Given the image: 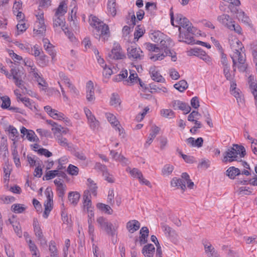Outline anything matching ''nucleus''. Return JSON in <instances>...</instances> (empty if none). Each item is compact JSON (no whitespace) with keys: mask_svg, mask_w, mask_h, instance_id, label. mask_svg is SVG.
Here are the masks:
<instances>
[{"mask_svg":"<svg viewBox=\"0 0 257 257\" xmlns=\"http://www.w3.org/2000/svg\"><path fill=\"white\" fill-rule=\"evenodd\" d=\"M103 68V75L105 77H109L112 74V71L110 67L107 66L106 64L102 65Z\"/></svg>","mask_w":257,"mask_h":257,"instance_id":"nucleus-59","label":"nucleus"},{"mask_svg":"<svg viewBox=\"0 0 257 257\" xmlns=\"http://www.w3.org/2000/svg\"><path fill=\"white\" fill-rule=\"evenodd\" d=\"M145 30L143 27H141V25H138L134 33L135 39L138 40L140 38L143 36Z\"/></svg>","mask_w":257,"mask_h":257,"instance_id":"nucleus-31","label":"nucleus"},{"mask_svg":"<svg viewBox=\"0 0 257 257\" xmlns=\"http://www.w3.org/2000/svg\"><path fill=\"white\" fill-rule=\"evenodd\" d=\"M146 48L150 51L157 52L160 48L156 46V45L150 43H146Z\"/></svg>","mask_w":257,"mask_h":257,"instance_id":"nucleus-60","label":"nucleus"},{"mask_svg":"<svg viewBox=\"0 0 257 257\" xmlns=\"http://www.w3.org/2000/svg\"><path fill=\"white\" fill-rule=\"evenodd\" d=\"M95 168L98 169L103 172V175L105 176V175H107V171L106 167L100 164V163H96L95 164Z\"/></svg>","mask_w":257,"mask_h":257,"instance_id":"nucleus-57","label":"nucleus"},{"mask_svg":"<svg viewBox=\"0 0 257 257\" xmlns=\"http://www.w3.org/2000/svg\"><path fill=\"white\" fill-rule=\"evenodd\" d=\"M233 62V67H234L236 64L235 59H237L238 63L239 65L238 66L240 71L244 72L246 69V66L244 65L245 61V54H242L238 50H235L234 54L231 56Z\"/></svg>","mask_w":257,"mask_h":257,"instance_id":"nucleus-6","label":"nucleus"},{"mask_svg":"<svg viewBox=\"0 0 257 257\" xmlns=\"http://www.w3.org/2000/svg\"><path fill=\"white\" fill-rule=\"evenodd\" d=\"M139 79V78L138 77V74L136 73H132L131 71L130 76L126 81L128 82H130L131 83H137Z\"/></svg>","mask_w":257,"mask_h":257,"instance_id":"nucleus-46","label":"nucleus"},{"mask_svg":"<svg viewBox=\"0 0 257 257\" xmlns=\"http://www.w3.org/2000/svg\"><path fill=\"white\" fill-rule=\"evenodd\" d=\"M162 227L164 232L169 236H173L175 234V230L168 225L163 224Z\"/></svg>","mask_w":257,"mask_h":257,"instance_id":"nucleus-45","label":"nucleus"},{"mask_svg":"<svg viewBox=\"0 0 257 257\" xmlns=\"http://www.w3.org/2000/svg\"><path fill=\"white\" fill-rule=\"evenodd\" d=\"M174 87L180 92H183L188 88V84L185 80H182L175 84Z\"/></svg>","mask_w":257,"mask_h":257,"instance_id":"nucleus-29","label":"nucleus"},{"mask_svg":"<svg viewBox=\"0 0 257 257\" xmlns=\"http://www.w3.org/2000/svg\"><path fill=\"white\" fill-rule=\"evenodd\" d=\"M231 93L236 98V100L237 103L239 104V103L242 102V99L241 97V95L239 92V90H236V87H233L232 85H231Z\"/></svg>","mask_w":257,"mask_h":257,"instance_id":"nucleus-32","label":"nucleus"},{"mask_svg":"<svg viewBox=\"0 0 257 257\" xmlns=\"http://www.w3.org/2000/svg\"><path fill=\"white\" fill-rule=\"evenodd\" d=\"M115 7V0H108L107 4V8L108 11L113 17L115 16L116 14V10Z\"/></svg>","mask_w":257,"mask_h":257,"instance_id":"nucleus-30","label":"nucleus"},{"mask_svg":"<svg viewBox=\"0 0 257 257\" xmlns=\"http://www.w3.org/2000/svg\"><path fill=\"white\" fill-rule=\"evenodd\" d=\"M21 101L26 106L29 107L30 109L32 110L33 107H35V106L31 103L30 99L28 98L24 97L21 99Z\"/></svg>","mask_w":257,"mask_h":257,"instance_id":"nucleus-55","label":"nucleus"},{"mask_svg":"<svg viewBox=\"0 0 257 257\" xmlns=\"http://www.w3.org/2000/svg\"><path fill=\"white\" fill-rule=\"evenodd\" d=\"M127 76V70H124L121 72V73L118 74L115 76L114 78V81L116 82L120 81L123 80L124 78H126Z\"/></svg>","mask_w":257,"mask_h":257,"instance_id":"nucleus-51","label":"nucleus"},{"mask_svg":"<svg viewBox=\"0 0 257 257\" xmlns=\"http://www.w3.org/2000/svg\"><path fill=\"white\" fill-rule=\"evenodd\" d=\"M176 21L183 29H186L188 33H193L195 32V28L192 26V24L185 17L181 14H178L176 16Z\"/></svg>","mask_w":257,"mask_h":257,"instance_id":"nucleus-7","label":"nucleus"},{"mask_svg":"<svg viewBox=\"0 0 257 257\" xmlns=\"http://www.w3.org/2000/svg\"><path fill=\"white\" fill-rule=\"evenodd\" d=\"M238 18L239 20H241L242 22H243L245 23L249 24V18L247 16H245L243 12H241L238 13Z\"/></svg>","mask_w":257,"mask_h":257,"instance_id":"nucleus-58","label":"nucleus"},{"mask_svg":"<svg viewBox=\"0 0 257 257\" xmlns=\"http://www.w3.org/2000/svg\"><path fill=\"white\" fill-rule=\"evenodd\" d=\"M130 174L132 176L134 177H137L139 179H141L142 178V172L137 168H134L130 171Z\"/></svg>","mask_w":257,"mask_h":257,"instance_id":"nucleus-52","label":"nucleus"},{"mask_svg":"<svg viewBox=\"0 0 257 257\" xmlns=\"http://www.w3.org/2000/svg\"><path fill=\"white\" fill-rule=\"evenodd\" d=\"M203 244L207 257H219L218 252L210 242H205Z\"/></svg>","mask_w":257,"mask_h":257,"instance_id":"nucleus-14","label":"nucleus"},{"mask_svg":"<svg viewBox=\"0 0 257 257\" xmlns=\"http://www.w3.org/2000/svg\"><path fill=\"white\" fill-rule=\"evenodd\" d=\"M96 221L99 224V227L103 229L107 234L112 236L115 235V229L113 227L112 224L109 222L106 218L103 217H99L97 218Z\"/></svg>","mask_w":257,"mask_h":257,"instance_id":"nucleus-5","label":"nucleus"},{"mask_svg":"<svg viewBox=\"0 0 257 257\" xmlns=\"http://www.w3.org/2000/svg\"><path fill=\"white\" fill-rule=\"evenodd\" d=\"M89 23L92 27L95 28L96 32L94 33V35L95 38L99 40L101 37L104 41L108 39L110 33L107 25L92 15L89 17Z\"/></svg>","mask_w":257,"mask_h":257,"instance_id":"nucleus-1","label":"nucleus"},{"mask_svg":"<svg viewBox=\"0 0 257 257\" xmlns=\"http://www.w3.org/2000/svg\"><path fill=\"white\" fill-rule=\"evenodd\" d=\"M80 197V194L78 192H70L68 194V200L73 206H76Z\"/></svg>","mask_w":257,"mask_h":257,"instance_id":"nucleus-23","label":"nucleus"},{"mask_svg":"<svg viewBox=\"0 0 257 257\" xmlns=\"http://www.w3.org/2000/svg\"><path fill=\"white\" fill-rule=\"evenodd\" d=\"M185 182L188 188L190 189H193L194 185V183L190 180V176L187 173H183L181 175V178H173L171 181V185L172 187H180L183 192H184L186 189Z\"/></svg>","mask_w":257,"mask_h":257,"instance_id":"nucleus-3","label":"nucleus"},{"mask_svg":"<svg viewBox=\"0 0 257 257\" xmlns=\"http://www.w3.org/2000/svg\"><path fill=\"white\" fill-rule=\"evenodd\" d=\"M47 56L45 55L40 56L38 59L37 61L39 65L42 67L46 66L49 63V60L46 59Z\"/></svg>","mask_w":257,"mask_h":257,"instance_id":"nucleus-40","label":"nucleus"},{"mask_svg":"<svg viewBox=\"0 0 257 257\" xmlns=\"http://www.w3.org/2000/svg\"><path fill=\"white\" fill-rule=\"evenodd\" d=\"M89 196H90L89 191L88 190L85 191L83 195V207L84 210L86 209L87 211H89V209H92L91 201Z\"/></svg>","mask_w":257,"mask_h":257,"instance_id":"nucleus-22","label":"nucleus"},{"mask_svg":"<svg viewBox=\"0 0 257 257\" xmlns=\"http://www.w3.org/2000/svg\"><path fill=\"white\" fill-rule=\"evenodd\" d=\"M86 96L87 101L89 102L94 101L95 99V97L94 96V88L93 83L92 81L90 80L86 83Z\"/></svg>","mask_w":257,"mask_h":257,"instance_id":"nucleus-15","label":"nucleus"},{"mask_svg":"<svg viewBox=\"0 0 257 257\" xmlns=\"http://www.w3.org/2000/svg\"><path fill=\"white\" fill-rule=\"evenodd\" d=\"M12 155L13 156V159L14 162L17 167H19L20 166V158L18 155V153L17 150L16 148H15L12 152Z\"/></svg>","mask_w":257,"mask_h":257,"instance_id":"nucleus-47","label":"nucleus"},{"mask_svg":"<svg viewBox=\"0 0 257 257\" xmlns=\"http://www.w3.org/2000/svg\"><path fill=\"white\" fill-rule=\"evenodd\" d=\"M7 131L12 135L13 138H12V141H14L16 138H17L19 135V133L17 130L13 125H10L8 128Z\"/></svg>","mask_w":257,"mask_h":257,"instance_id":"nucleus-44","label":"nucleus"},{"mask_svg":"<svg viewBox=\"0 0 257 257\" xmlns=\"http://www.w3.org/2000/svg\"><path fill=\"white\" fill-rule=\"evenodd\" d=\"M160 113L163 116L166 118H172L174 117V112L171 109H162Z\"/></svg>","mask_w":257,"mask_h":257,"instance_id":"nucleus-33","label":"nucleus"},{"mask_svg":"<svg viewBox=\"0 0 257 257\" xmlns=\"http://www.w3.org/2000/svg\"><path fill=\"white\" fill-rule=\"evenodd\" d=\"M106 115L108 121L113 125V126L116 127L120 124L119 122L117 120L116 117L113 114L107 113Z\"/></svg>","mask_w":257,"mask_h":257,"instance_id":"nucleus-36","label":"nucleus"},{"mask_svg":"<svg viewBox=\"0 0 257 257\" xmlns=\"http://www.w3.org/2000/svg\"><path fill=\"white\" fill-rule=\"evenodd\" d=\"M141 224L137 220H130L126 223V228L131 233H133L140 228Z\"/></svg>","mask_w":257,"mask_h":257,"instance_id":"nucleus-18","label":"nucleus"},{"mask_svg":"<svg viewBox=\"0 0 257 257\" xmlns=\"http://www.w3.org/2000/svg\"><path fill=\"white\" fill-rule=\"evenodd\" d=\"M8 221L12 225L14 229L15 232L17 233V235H18L19 237H21L22 235V231L21 229V226L19 222L15 220L14 218L12 219H9Z\"/></svg>","mask_w":257,"mask_h":257,"instance_id":"nucleus-26","label":"nucleus"},{"mask_svg":"<svg viewBox=\"0 0 257 257\" xmlns=\"http://www.w3.org/2000/svg\"><path fill=\"white\" fill-rule=\"evenodd\" d=\"M191 105L195 109L198 108L199 106V99L197 96L193 97L191 100Z\"/></svg>","mask_w":257,"mask_h":257,"instance_id":"nucleus-62","label":"nucleus"},{"mask_svg":"<svg viewBox=\"0 0 257 257\" xmlns=\"http://www.w3.org/2000/svg\"><path fill=\"white\" fill-rule=\"evenodd\" d=\"M38 153L41 155H44L46 157H50L52 156V153L47 149L41 148L38 150Z\"/></svg>","mask_w":257,"mask_h":257,"instance_id":"nucleus-56","label":"nucleus"},{"mask_svg":"<svg viewBox=\"0 0 257 257\" xmlns=\"http://www.w3.org/2000/svg\"><path fill=\"white\" fill-rule=\"evenodd\" d=\"M57 18L54 20V27L61 26L63 29L65 26V19L61 17L62 16H56Z\"/></svg>","mask_w":257,"mask_h":257,"instance_id":"nucleus-37","label":"nucleus"},{"mask_svg":"<svg viewBox=\"0 0 257 257\" xmlns=\"http://www.w3.org/2000/svg\"><path fill=\"white\" fill-rule=\"evenodd\" d=\"M78 168L72 165H69L67 171L68 173L72 175H77L78 173Z\"/></svg>","mask_w":257,"mask_h":257,"instance_id":"nucleus-54","label":"nucleus"},{"mask_svg":"<svg viewBox=\"0 0 257 257\" xmlns=\"http://www.w3.org/2000/svg\"><path fill=\"white\" fill-rule=\"evenodd\" d=\"M174 167L170 164L166 165L162 169V173L164 175H170L173 171Z\"/></svg>","mask_w":257,"mask_h":257,"instance_id":"nucleus-50","label":"nucleus"},{"mask_svg":"<svg viewBox=\"0 0 257 257\" xmlns=\"http://www.w3.org/2000/svg\"><path fill=\"white\" fill-rule=\"evenodd\" d=\"M3 103L1 107L4 109L9 108L11 104V100L9 97L8 96H5L3 97L2 99Z\"/></svg>","mask_w":257,"mask_h":257,"instance_id":"nucleus-43","label":"nucleus"},{"mask_svg":"<svg viewBox=\"0 0 257 257\" xmlns=\"http://www.w3.org/2000/svg\"><path fill=\"white\" fill-rule=\"evenodd\" d=\"M26 138L31 142H38L39 138L35 135L34 132L29 130L26 135Z\"/></svg>","mask_w":257,"mask_h":257,"instance_id":"nucleus-41","label":"nucleus"},{"mask_svg":"<svg viewBox=\"0 0 257 257\" xmlns=\"http://www.w3.org/2000/svg\"><path fill=\"white\" fill-rule=\"evenodd\" d=\"M96 206L100 210L108 214H111L113 212L112 209L108 205L102 203H98L97 204Z\"/></svg>","mask_w":257,"mask_h":257,"instance_id":"nucleus-28","label":"nucleus"},{"mask_svg":"<svg viewBox=\"0 0 257 257\" xmlns=\"http://www.w3.org/2000/svg\"><path fill=\"white\" fill-rule=\"evenodd\" d=\"M114 200H115L116 205L117 206H120L121 203V197L113 189L109 190L108 192L107 202L110 205L112 206L114 204Z\"/></svg>","mask_w":257,"mask_h":257,"instance_id":"nucleus-11","label":"nucleus"},{"mask_svg":"<svg viewBox=\"0 0 257 257\" xmlns=\"http://www.w3.org/2000/svg\"><path fill=\"white\" fill-rule=\"evenodd\" d=\"M217 20L227 28L229 29V26L233 25L234 23L230 17L228 15H222L217 17Z\"/></svg>","mask_w":257,"mask_h":257,"instance_id":"nucleus-19","label":"nucleus"},{"mask_svg":"<svg viewBox=\"0 0 257 257\" xmlns=\"http://www.w3.org/2000/svg\"><path fill=\"white\" fill-rule=\"evenodd\" d=\"M49 250L51 252V257H58L57 248L55 245L54 241H50Z\"/></svg>","mask_w":257,"mask_h":257,"instance_id":"nucleus-42","label":"nucleus"},{"mask_svg":"<svg viewBox=\"0 0 257 257\" xmlns=\"http://www.w3.org/2000/svg\"><path fill=\"white\" fill-rule=\"evenodd\" d=\"M10 74L11 75V76H13V78L15 80V83L18 87L23 90H25L24 92L30 94L29 91H31L27 89L24 85V81L22 80L23 72L22 71L14 67L12 68Z\"/></svg>","mask_w":257,"mask_h":257,"instance_id":"nucleus-4","label":"nucleus"},{"mask_svg":"<svg viewBox=\"0 0 257 257\" xmlns=\"http://www.w3.org/2000/svg\"><path fill=\"white\" fill-rule=\"evenodd\" d=\"M63 80H64V82L66 83V84L67 85V86L73 91V92L75 93H77V89L71 84V83L70 82V80L68 78V77L66 76H63Z\"/></svg>","mask_w":257,"mask_h":257,"instance_id":"nucleus-48","label":"nucleus"},{"mask_svg":"<svg viewBox=\"0 0 257 257\" xmlns=\"http://www.w3.org/2000/svg\"><path fill=\"white\" fill-rule=\"evenodd\" d=\"M172 104L174 109L181 110L184 111L185 114L188 113L191 110V107L188 104L180 100H174Z\"/></svg>","mask_w":257,"mask_h":257,"instance_id":"nucleus-13","label":"nucleus"},{"mask_svg":"<svg viewBox=\"0 0 257 257\" xmlns=\"http://www.w3.org/2000/svg\"><path fill=\"white\" fill-rule=\"evenodd\" d=\"M34 76L35 78H37V81L38 82V84L40 86H41L42 87H48V84L47 82L43 79V78L40 77L39 75V74L37 73H34Z\"/></svg>","mask_w":257,"mask_h":257,"instance_id":"nucleus-49","label":"nucleus"},{"mask_svg":"<svg viewBox=\"0 0 257 257\" xmlns=\"http://www.w3.org/2000/svg\"><path fill=\"white\" fill-rule=\"evenodd\" d=\"M56 176L65 178L67 176L65 172L56 170L47 172L44 176L43 179V180H49L54 178Z\"/></svg>","mask_w":257,"mask_h":257,"instance_id":"nucleus-16","label":"nucleus"},{"mask_svg":"<svg viewBox=\"0 0 257 257\" xmlns=\"http://www.w3.org/2000/svg\"><path fill=\"white\" fill-rule=\"evenodd\" d=\"M240 174V170L234 167H230L226 171V175L231 179H234L236 176Z\"/></svg>","mask_w":257,"mask_h":257,"instance_id":"nucleus-25","label":"nucleus"},{"mask_svg":"<svg viewBox=\"0 0 257 257\" xmlns=\"http://www.w3.org/2000/svg\"><path fill=\"white\" fill-rule=\"evenodd\" d=\"M127 56L132 60H141L144 57L143 52L139 48L131 47L127 49Z\"/></svg>","mask_w":257,"mask_h":257,"instance_id":"nucleus-9","label":"nucleus"},{"mask_svg":"<svg viewBox=\"0 0 257 257\" xmlns=\"http://www.w3.org/2000/svg\"><path fill=\"white\" fill-rule=\"evenodd\" d=\"M51 117L53 118L54 119H64L63 116L64 114L62 113H58V111L55 110V112H52L50 115Z\"/></svg>","mask_w":257,"mask_h":257,"instance_id":"nucleus-63","label":"nucleus"},{"mask_svg":"<svg viewBox=\"0 0 257 257\" xmlns=\"http://www.w3.org/2000/svg\"><path fill=\"white\" fill-rule=\"evenodd\" d=\"M160 131V128L156 125L152 126L151 129V133L150 134V137L155 138L156 135L159 133Z\"/></svg>","mask_w":257,"mask_h":257,"instance_id":"nucleus-64","label":"nucleus"},{"mask_svg":"<svg viewBox=\"0 0 257 257\" xmlns=\"http://www.w3.org/2000/svg\"><path fill=\"white\" fill-rule=\"evenodd\" d=\"M26 208L23 205L20 204H16L12 206V210L16 213H21L23 212Z\"/></svg>","mask_w":257,"mask_h":257,"instance_id":"nucleus-35","label":"nucleus"},{"mask_svg":"<svg viewBox=\"0 0 257 257\" xmlns=\"http://www.w3.org/2000/svg\"><path fill=\"white\" fill-rule=\"evenodd\" d=\"M38 21H36L35 26L37 29H34V31H36V33L38 34L43 35L44 34L46 31V26L45 25L44 20L43 18V13L37 15Z\"/></svg>","mask_w":257,"mask_h":257,"instance_id":"nucleus-10","label":"nucleus"},{"mask_svg":"<svg viewBox=\"0 0 257 257\" xmlns=\"http://www.w3.org/2000/svg\"><path fill=\"white\" fill-rule=\"evenodd\" d=\"M248 82L249 88L253 94L255 100L257 101V83L254 80V78L252 76H249L248 78Z\"/></svg>","mask_w":257,"mask_h":257,"instance_id":"nucleus-21","label":"nucleus"},{"mask_svg":"<svg viewBox=\"0 0 257 257\" xmlns=\"http://www.w3.org/2000/svg\"><path fill=\"white\" fill-rule=\"evenodd\" d=\"M179 41L180 42H184L188 44H194V38L191 35L194 34L195 32H194L193 33H188V31L187 30L185 32L183 31L181 27L179 28Z\"/></svg>","mask_w":257,"mask_h":257,"instance_id":"nucleus-12","label":"nucleus"},{"mask_svg":"<svg viewBox=\"0 0 257 257\" xmlns=\"http://www.w3.org/2000/svg\"><path fill=\"white\" fill-rule=\"evenodd\" d=\"M155 248L153 244L145 245L142 249V253L145 257H153L155 253Z\"/></svg>","mask_w":257,"mask_h":257,"instance_id":"nucleus-20","label":"nucleus"},{"mask_svg":"<svg viewBox=\"0 0 257 257\" xmlns=\"http://www.w3.org/2000/svg\"><path fill=\"white\" fill-rule=\"evenodd\" d=\"M244 157L246 155L245 149L242 145L233 144L231 147L229 148L226 151L223 153L222 162L224 163L232 162L233 161H241L238 157Z\"/></svg>","mask_w":257,"mask_h":257,"instance_id":"nucleus-2","label":"nucleus"},{"mask_svg":"<svg viewBox=\"0 0 257 257\" xmlns=\"http://www.w3.org/2000/svg\"><path fill=\"white\" fill-rule=\"evenodd\" d=\"M173 46L172 41L170 38L166 40H162L160 41V49L164 51L166 56H170L172 57L173 61H176V55H173V52L170 50V48Z\"/></svg>","mask_w":257,"mask_h":257,"instance_id":"nucleus-8","label":"nucleus"},{"mask_svg":"<svg viewBox=\"0 0 257 257\" xmlns=\"http://www.w3.org/2000/svg\"><path fill=\"white\" fill-rule=\"evenodd\" d=\"M140 233L141 234L139 240L140 244L142 245L147 243L148 241L147 238L149 233V230L148 227L146 226L143 227L140 231Z\"/></svg>","mask_w":257,"mask_h":257,"instance_id":"nucleus-24","label":"nucleus"},{"mask_svg":"<svg viewBox=\"0 0 257 257\" xmlns=\"http://www.w3.org/2000/svg\"><path fill=\"white\" fill-rule=\"evenodd\" d=\"M121 49L118 44H114L111 53L109 54V57L114 59H121L124 57V55L121 53Z\"/></svg>","mask_w":257,"mask_h":257,"instance_id":"nucleus-17","label":"nucleus"},{"mask_svg":"<svg viewBox=\"0 0 257 257\" xmlns=\"http://www.w3.org/2000/svg\"><path fill=\"white\" fill-rule=\"evenodd\" d=\"M88 232L91 237V240L92 241H94V228L93 225H92V222H91V220H88Z\"/></svg>","mask_w":257,"mask_h":257,"instance_id":"nucleus-53","label":"nucleus"},{"mask_svg":"<svg viewBox=\"0 0 257 257\" xmlns=\"http://www.w3.org/2000/svg\"><path fill=\"white\" fill-rule=\"evenodd\" d=\"M110 103L111 105L116 106L120 104L119 96L116 93H112L110 98Z\"/></svg>","mask_w":257,"mask_h":257,"instance_id":"nucleus-39","label":"nucleus"},{"mask_svg":"<svg viewBox=\"0 0 257 257\" xmlns=\"http://www.w3.org/2000/svg\"><path fill=\"white\" fill-rule=\"evenodd\" d=\"M66 4L64 2L60 3L58 8L56 10L55 13V16H63L66 12L67 7L66 6Z\"/></svg>","mask_w":257,"mask_h":257,"instance_id":"nucleus-27","label":"nucleus"},{"mask_svg":"<svg viewBox=\"0 0 257 257\" xmlns=\"http://www.w3.org/2000/svg\"><path fill=\"white\" fill-rule=\"evenodd\" d=\"M151 77L153 80L158 82H163L165 81L164 78L155 70H152Z\"/></svg>","mask_w":257,"mask_h":257,"instance_id":"nucleus-34","label":"nucleus"},{"mask_svg":"<svg viewBox=\"0 0 257 257\" xmlns=\"http://www.w3.org/2000/svg\"><path fill=\"white\" fill-rule=\"evenodd\" d=\"M87 181L89 183V189L91 193L94 196H96L97 187L96 183H95L94 181L90 178H88L87 179Z\"/></svg>","mask_w":257,"mask_h":257,"instance_id":"nucleus-38","label":"nucleus"},{"mask_svg":"<svg viewBox=\"0 0 257 257\" xmlns=\"http://www.w3.org/2000/svg\"><path fill=\"white\" fill-rule=\"evenodd\" d=\"M28 243L30 250L34 252L33 254V255L36 256V251L37 250V247L36 245L31 239H30L28 241Z\"/></svg>","mask_w":257,"mask_h":257,"instance_id":"nucleus-61","label":"nucleus"}]
</instances>
